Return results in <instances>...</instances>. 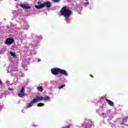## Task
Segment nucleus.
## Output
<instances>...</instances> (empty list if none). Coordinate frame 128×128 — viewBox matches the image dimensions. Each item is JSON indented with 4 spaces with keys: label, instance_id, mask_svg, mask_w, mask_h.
I'll return each mask as SVG.
<instances>
[{
    "label": "nucleus",
    "instance_id": "nucleus-6",
    "mask_svg": "<svg viewBox=\"0 0 128 128\" xmlns=\"http://www.w3.org/2000/svg\"><path fill=\"white\" fill-rule=\"evenodd\" d=\"M59 74H63V76H68V72H66V70H62L60 68L59 69Z\"/></svg>",
    "mask_w": 128,
    "mask_h": 128
},
{
    "label": "nucleus",
    "instance_id": "nucleus-9",
    "mask_svg": "<svg viewBox=\"0 0 128 128\" xmlns=\"http://www.w3.org/2000/svg\"><path fill=\"white\" fill-rule=\"evenodd\" d=\"M105 100L106 102L108 104H109V106H114V104L112 100L107 98L105 99Z\"/></svg>",
    "mask_w": 128,
    "mask_h": 128
},
{
    "label": "nucleus",
    "instance_id": "nucleus-13",
    "mask_svg": "<svg viewBox=\"0 0 128 128\" xmlns=\"http://www.w3.org/2000/svg\"><path fill=\"white\" fill-rule=\"evenodd\" d=\"M10 54L12 56H14V58H16V54L14 53L13 52H10Z\"/></svg>",
    "mask_w": 128,
    "mask_h": 128
},
{
    "label": "nucleus",
    "instance_id": "nucleus-3",
    "mask_svg": "<svg viewBox=\"0 0 128 128\" xmlns=\"http://www.w3.org/2000/svg\"><path fill=\"white\" fill-rule=\"evenodd\" d=\"M45 6H46V8H50L52 6V3H50V2H44L43 4H42L40 5H36L34 7L36 8H37L38 10H40V8H44Z\"/></svg>",
    "mask_w": 128,
    "mask_h": 128
},
{
    "label": "nucleus",
    "instance_id": "nucleus-5",
    "mask_svg": "<svg viewBox=\"0 0 128 128\" xmlns=\"http://www.w3.org/2000/svg\"><path fill=\"white\" fill-rule=\"evenodd\" d=\"M14 42V40L12 38H8L6 39L5 44H8V46H10V44H12V42Z\"/></svg>",
    "mask_w": 128,
    "mask_h": 128
},
{
    "label": "nucleus",
    "instance_id": "nucleus-15",
    "mask_svg": "<svg viewBox=\"0 0 128 128\" xmlns=\"http://www.w3.org/2000/svg\"><path fill=\"white\" fill-rule=\"evenodd\" d=\"M54 2H58L60 0H52Z\"/></svg>",
    "mask_w": 128,
    "mask_h": 128
},
{
    "label": "nucleus",
    "instance_id": "nucleus-7",
    "mask_svg": "<svg viewBox=\"0 0 128 128\" xmlns=\"http://www.w3.org/2000/svg\"><path fill=\"white\" fill-rule=\"evenodd\" d=\"M20 6L25 10H29L30 8V6H29L28 4H20Z\"/></svg>",
    "mask_w": 128,
    "mask_h": 128
},
{
    "label": "nucleus",
    "instance_id": "nucleus-1",
    "mask_svg": "<svg viewBox=\"0 0 128 128\" xmlns=\"http://www.w3.org/2000/svg\"><path fill=\"white\" fill-rule=\"evenodd\" d=\"M72 14V10L68 9V7L66 6L62 7L60 10V16H64V20H66V22H70V17Z\"/></svg>",
    "mask_w": 128,
    "mask_h": 128
},
{
    "label": "nucleus",
    "instance_id": "nucleus-23",
    "mask_svg": "<svg viewBox=\"0 0 128 128\" xmlns=\"http://www.w3.org/2000/svg\"><path fill=\"white\" fill-rule=\"evenodd\" d=\"M34 0L36 1V0Z\"/></svg>",
    "mask_w": 128,
    "mask_h": 128
},
{
    "label": "nucleus",
    "instance_id": "nucleus-22",
    "mask_svg": "<svg viewBox=\"0 0 128 128\" xmlns=\"http://www.w3.org/2000/svg\"><path fill=\"white\" fill-rule=\"evenodd\" d=\"M38 4H40V2H38Z\"/></svg>",
    "mask_w": 128,
    "mask_h": 128
},
{
    "label": "nucleus",
    "instance_id": "nucleus-4",
    "mask_svg": "<svg viewBox=\"0 0 128 128\" xmlns=\"http://www.w3.org/2000/svg\"><path fill=\"white\" fill-rule=\"evenodd\" d=\"M51 72L52 74H54V76H57L60 74V68H55L51 69Z\"/></svg>",
    "mask_w": 128,
    "mask_h": 128
},
{
    "label": "nucleus",
    "instance_id": "nucleus-17",
    "mask_svg": "<svg viewBox=\"0 0 128 128\" xmlns=\"http://www.w3.org/2000/svg\"><path fill=\"white\" fill-rule=\"evenodd\" d=\"M8 90H14V88H8Z\"/></svg>",
    "mask_w": 128,
    "mask_h": 128
},
{
    "label": "nucleus",
    "instance_id": "nucleus-21",
    "mask_svg": "<svg viewBox=\"0 0 128 128\" xmlns=\"http://www.w3.org/2000/svg\"><path fill=\"white\" fill-rule=\"evenodd\" d=\"M16 2V0H14Z\"/></svg>",
    "mask_w": 128,
    "mask_h": 128
},
{
    "label": "nucleus",
    "instance_id": "nucleus-2",
    "mask_svg": "<svg viewBox=\"0 0 128 128\" xmlns=\"http://www.w3.org/2000/svg\"><path fill=\"white\" fill-rule=\"evenodd\" d=\"M50 100V99L49 96H45L44 97L42 96H37L35 98H34L32 101L30 102L27 106L26 108H32V106H34V104H36V102H40V100Z\"/></svg>",
    "mask_w": 128,
    "mask_h": 128
},
{
    "label": "nucleus",
    "instance_id": "nucleus-18",
    "mask_svg": "<svg viewBox=\"0 0 128 128\" xmlns=\"http://www.w3.org/2000/svg\"><path fill=\"white\" fill-rule=\"evenodd\" d=\"M84 4L85 6H86V5H87V4H88V2H86V3H84Z\"/></svg>",
    "mask_w": 128,
    "mask_h": 128
},
{
    "label": "nucleus",
    "instance_id": "nucleus-12",
    "mask_svg": "<svg viewBox=\"0 0 128 128\" xmlns=\"http://www.w3.org/2000/svg\"><path fill=\"white\" fill-rule=\"evenodd\" d=\"M44 106V103H39L38 104L37 106Z\"/></svg>",
    "mask_w": 128,
    "mask_h": 128
},
{
    "label": "nucleus",
    "instance_id": "nucleus-19",
    "mask_svg": "<svg viewBox=\"0 0 128 128\" xmlns=\"http://www.w3.org/2000/svg\"><path fill=\"white\" fill-rule=\"evenodd\" d=\"M40 62V59H38V62Z\"/></svg>",
    "mask_w": 128,
    "mask_h": 128
},
{
    "label": "nucleus",
    "instance_id": "nucleus-11",
    "mask_svg": "<svg viewBox=\"0 0 128 128\" xmlns=\"http://www.w3.org/2000/svg\"><path fill=\"white\" fill-rule=\"evenodd\" d=\"M37 90H38L39 92H42V90H44V88H42V86H40L37 88Z\"/></svg>",
    "mask_w": 128,
    "mask_h": 128
},
{
    "label": "nucleus",
    "instance_id": "nucleus-14",
    "mask_svg": "<svg viewBox=\"0 0 128 128\" xmlns=\"http://www.w3.org/2000/svg\"><path fill=\"white\" fill-rule=\"evenodd\" d=\"M66 86V84H62L59 87V90L60 88H64Z\"/></svg>",
    "mask_w": 128,
    "mask_h": 128
},
{
    "label": "nucleus",
    "instance_id": "nucleus-8",
    "mask_svg": "<svg viewBox=\"0 0 128 128\" xmlns=\"http://www.w3.org/2000/svg\"><path fill=\"white\" fill-rule=\"evenodd\" d=\"M24 96V88L22 87L21 89L20 92L18 94V96L22 98Z\"/></svg>",
    "mask_w": 128,
    "mask_h": 128
},
{
    "label": "nucleus",
    "instance_id": "nucleus-16",
    "mask_svg": "<svg viewBox=\"0 0 128 128\" xmlns=\"http://www.w3.org/2000/svg\"><path fill=\"white\" fill-rule=\"evenodd\" d=\"M2 80H0V86H2Z\"/></svg>",
    "mask_w": 128,
    "mask_h": 128
},
{
    "label": "nucleus",
    "instance_id": "nucleus-10",
    "mask_svg": "<svg viewBox=\"0 0 128 128\" xmlns=\"http://www.w3.org/2000/svg\"><path fill=\"white\" fill-rule=\"evenodd\" d=\"M128 116H124V118H123V120L122 121V124H126V122H128Z\"/></svg>",
    "mask_w": 128,
    "mask_h": 128
},
{
    "label": "nucleus",
    "instance_id": "nucleus-20",
    "mask_svg": "<svg viewBox=\"0 0 128 128\" xmlns=\"http://www.w3.org/2000/svg\"><path fill=\"white\" fill-rule=\"evenodd\" d=\"M90 76L91 78H94V76H93L92 74H90Z\"/></svg>",
    "mask_w": 128,
    "mask_h": 128
}]
</instances>
